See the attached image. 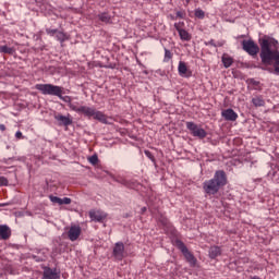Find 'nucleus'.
I'll return each instance as SVG.
<instances>
[{
    "label": "nucleus",
    "instance_id": "8",
    "mask_svg": "<svg viewBox=\"0 0 279 279\" xmlns=\"http://www.w3.org/2000/svg\"><path fill=\"white\" fill-rule=\"evenodd\" d=\"M112 254L116 260H121L122 258H125V244H123V242H117L113 246Z\"/></svg>",
    "mask_w": 279,
    "mask_h": 279
},
{
    "label": "nucleus",
    "instance_id": "6",
    "mask_svg": "<svg viewBox=\"0 0 279 279\" xmlns=\"http://www.w3.org/2000/svg\"><path fill=\"white\" fill-rule=\"evenodd\" d=\"M186 128L190 131V134L195 138L204 140L206 136H208L206 130H204L202 125L195 124V122H186Z\"/></svg>",
    "mask_w": 279,
    "mask_h": 279
},
{
    "label": "nucleus",
    "instance_id": "5",
    "mask_svg": "<svg viewBox=\"0 0 279 279\" xmlns=\"http://www.w3.org/2000/svg\"><path fill=\"white\" fill-rule=\"evenodd\" d=\"M175 246L183 254V256H184L186 263H189L190 267L197 266V258L195 257V255H193V253H191V251H189V247H186V244H184V242H182L181 240H177Z\"/></svg>",
    "mask_w": 279,
    "mask_h": 279
},
{
    "label": "nucleus",
    "instance_id": "10",
    "mask_svg": "<svg viewBox=\"0 0 279 279\" xmlns=\"http://www.w3.org/2000/svg\"><path fill=\"white\" fill-rule=\"evenodd\" d=\"M43 279H60V271L58 268L45 267Z\"/></svg>",
    "mask_w": 279,
    "mask_h": 279
},
{
    "label": "nucleus",
    "instance_id": "19",
    "mask_svg": "<svg viewBox=\"0 0 279 279\" xmlns=\"http://www.w3.org/2000/svg\"><path fill=\"white\" fill-rule=\"evenodd\" d=\"M252 104L256 106V108H260L265 106V100L260 97H255L252 99Z\"/></svg>",
    "mask_w": 279,
    "mask_h": 279
},
{
    "label": "nucleus",
    "instance_id": "11",
    "mask_svg": "<svg viewBox=\"0 0 279 279\" xmlns=\"http://www.w3.org/2000/svg\"><path fill=\"white\" fill-rule=\"evenodd\" d=\"M82 234V227L80 226H72L68 231V238L70 241H77Z\"/></svg>",
    "mask_w": 279,
    "mask_h": 279
},
{
    "label": "nucleus",
    "instance_id": "14",
    "mask_svg": "<svg viewBox=\"0 0 279 279\" xmlns=\"http://www.w3.org/2000/svg\"><path fill=\"white\" fill-rule=\"evenodd\" d=\"M221 117H223L226 121H236V119H239V114L235 113L232 109L223 110L221 112Z\"/></svg>",
    "mask_w": 279,
    "mask_h": 279
},
{
    "label": "nucleus",
    "instance_id": "37",
    "mask_svg": "<svg viewBox=\"0 0 279 279\" xmlns=\"http://www.w3.org/2000/svg\"><path fill=\"white\" fill-rule=\"evenodd\" d=\"M146 211H147V207H143L142 213H146Z\"/></svg>",
    "mask_w": 279,
    "mask_h": 279
},
{
    "label": "nucleus",
    "instance_id": "35",
    "mask_svg": "<svg viewBox=\"0 0 279 279\" xmlns=\"http://www.w3.org/2000/svg\"><path fill=\"white\" fill-rule=\"evenodd\" d=\"M209 45H211L213 47H217V45L215 44V40L213 39L209 41Z\"/></svg>",
    "mask_w": 279,
    "mask_h": 279
},
{
    "label": "nucleus",
    "instance_id": "22",
    "mask_svg": "<svg viewBox=\"0 0 279 279\" xmlns=\"http://www.w3.org/2000/svg\"><path fill=\"white\" fill-rule=\"evenodd\" d=\"M0 53H8L12 56L14 53V48H10L8 46H0Z\"/></svg>",
    "mask_w": 279,
    "mask_h": 279
},
{
    "label": "nucleus",
    "instance_id": "12",
    "mask_svg": "<svg viewBox=\"0 0 279 279\" xmlns=\"http://www.w3.org/2000/svg\"><path fill=\"white\" fill-rule=\"evenodd\" d=\"M54 120L58 121L59 125H64L68 128V125L73 124V120L71 119V116H62L61 113H54Z\"/></svg>",
    "mask_w": 279,
    "mask_h": 279
},
{
    "label": "nucleus",
    "instance_id": "24",
    "mask_svg": "<svg viewBox=\"0 0 279 279\" xmlns=\"http://www.w3.org/2000/svg\"><path fill=\"white\" fill-rule=\"evenodd\" d=\"M171 58H173V53L171 52V50L165 48L163 62H169V60H171Z\"/></svg>",
    "mask_w": 279,
    "mask_h": 279
},
{
    "label": "nucleus",
    "instance_id": "26",
    "mask_svg": "<svg viewBox=\"0 0 279 279\" xmlns=\"http://www.w3.org/2000/svg\"><path fill=\"white\" fill-rule=\"evenodd\" d=\"M174 28L177 29V32H182L184 29V22H178L174 23Z\"/></svg>",
    "mask_w": 279,
    "mask_h": 279
},
{
    "label": "nucleus",
    "instance_id": "9",
    "mask_svg": "<svg viewBox=\"0 0 279 279\" xmlns=\"http://www.w3.org/2000/svg\"><path fill=\"white\" fill-rule=\"evenodd\" d=\"M108 217V214H106L102 210H90L89 211V218L92 221H96L98 223H104L106 221V218Z\"/></svg>",
    "mask_w": 279,
    "mask_h": 279
},
{
    "label": "nucleus",
    "instance_id": "27",
    "mask_svg": "<svg viewBox=\"0 0 279 279\" xmlns=\"http://www.w3.org/2000/svg\"><path fill=\"white\" fill-rule=\"evenodd\" d=\"M88 162H90V165H97V162H99V157H97V155H93L88 158Z\"/></svg>",
    "mask_w": 279,
    "mask_h": 279
},
{
    "label": "nucleus",
    "instance_id": "21",
    "mask_svg": "<svg viewBox=\"0 0 279 279\" xmlns=\"http://www.w3.org/2000/svg\"><path fill=\"white\" fill-rule=\"evenodd\" d=\"M56 38L59 43H64L66 40V34H64V32L62 31H57V35Z\"/></svg>",
    "mask_w": 279,
    "mask_h": 279
},
{
    "label": "nucleus",
    "instance_id": "17",
    "mask_svg": "<svg viewBox=\"0 0 279 279\" xmlns=\"http://www.w3.org/2000/svg\"><path fill=\"white\" fill-rule=\"evenodd\" d=\"M208 255L211 260H215V258L221 256V247L217 245L209 247Z\"/></svg>",
    "mask_w": 279,
    "mask_h": 279
},
{
    "label": "nucleus",
    "instance_id": "1",
    "mask_svg": "<svg viewBox=\"0 0 279 279\" xmlns=\"http://www.w3.org/2000/svg\"><path fill=\"white\" fill-rule=\"evenodd\" d=\"M260 52L259 57L265 66L274 68L266 69L269 73L279 75V43L276 38L265 35L258 39Z\"/></svg>",
    "mask_w": 279,
    "mask_h": 279
},
{
    "label": "nucleus",
    "instance_id": "16",
    "mask_svg": "<svg viewBox=\"0 0 279 279\" xmlns=\"http://www.w3.org/2000/svg\"><path fill=\"white\" fill-rule=\"evenodd\" d=\"M98 21L105 23L106 25H110L112 23V15L108 12H102L97 15Z\"/></svg>",
    "mask_w": 279,
    "mask_h": 279
},
{
    "label": "nucleus",
    "instance_id": "33",
    "mask_svg": "<svg viewBox=\"0 0 279 279\" xmlns=\"http://www.w3.org/2000/svg\"><path fill=\"white\" fill-rule=\"evenodd\" d=\"M15 137L19 138V140L23 138V132L17 131V132L15 133Z\"/></svg>",
    "mask_w": 279,
    "mask_h": 279
},
{
    "label": "nucleus",
    "instance_id": "3",
    "mask_svg": "<svg viewBox=\"0 0 279 279\" xmlns=\"http://www.w3.org/2000/svg\"><path fill=\"white\" fill-rule=\"evenodd\" d=\"M226 184H228V175H226V171L217 170L213 179L204 181L203 190L206 195H217Z\"/></svg>",
    "mask_w": 279,
    "mask_h": 279
},
{
    "label": "nucleus",
    "instance_id": "23",
    "mask_svg": "<svg viewBox=\"0 0 279 279\" xmlns=\"http://www.w3.org/2000/svg\"><path fill=\"white\" fill-rule=\"evenodd\" d=\"M194 15L196 16V19L204 20L206 16V12H204V10H202V9H196L194 11Z\"/></svg>",
    "mask_w": 279,
    "mask_h": 279
},
{
    "label": "nucleus",
    "instance_id": "4",
    "mask_svg": "<svg viewBox=\"0 0 279 279\" xmlns=\"http://www.w3.org/2000/svg\"><path fill=\"white\" fill-rule=\"evenodd\" d=\"M73 108L74 112H77L78 114H84V117H93L96 121H100V123H108V117L104 114L101 111H97V109L93 107H86V106H81V108H77L73 105H71Z\"/></svg>",
    "mask_w": 279,
    "mask_h": 279
},
{
    "label": "nucleus",
    "instance_id": "38",
    "mask_svg": "<svg viewBox=\"0 0 279 279\" xmlns=\"http://www.w3.org/2000/svg\"><path fill=\"white\" fill-rule=\"evenodd\" d=\"M239 38H245V35H240Z\"/></svg>",
    "mask_w": 279,
    "mask_h": 279
},
{
    "label": "nucleus",
    "instance_id": "36",
    "mask_svg": "<svg viewBox=\"0 0 279 279\" xmlns=\"http://www.w3.org/2000/svg\"><path fill=\"white\" fill-rule=\"evenodd\" d=\"M146 156H148L149 158H151V153L149 151H145Z\"/></svg>",
    "mask_w": 279,
    "mask_h": 279
},
{
    "label": "nucleus",
    "instance_id": "2",
    "mask_svg": "<svg viewBox=\"0 0 279 279\" xmlns=\"http://www.w3.org/2000/svg\"><path fill=\"white\" fill-rule=\"evenodd\" d=\"M35 88L36 90L41 92V95H52L53 97H58L62 101H65V104H68L69 108L72 109L73 112H75V109H73L72 106H74V108H82V106H80V102L71 101L70 96H62L64 95V87L62 86L53 84H36Z\"/></svg>",
    "mask_w": 279,
    "mask_h": 279
},
{
    "label": "nucleus",
    "instance_id": "39",
    "mask_svg": "<svg viewBox=\"0 0 279 279\" xmlns=\"http://www.w3.org/2000/svg\"><path fill=\"white\" fill-rule=\"evenodd\" d=\"M186 1V3H191V0H185Z\"/></svg>",
    "mask_w": 279,
    "mask_h": 279
},
{
    "label": "nucleus",
    "instance_id": "13",
    "mask_svg": "<svg viewBox=\"0 0 279 279\" xmlns=\"http://www.w3.org/2000/svg\"><path fill=\"white\" fill-rule=\"evenodd\" d=\"M12 236V230L5 225H0V240L8 241Z\"/></svg>",
    "mask_w": 279,
    "mask_h": 279
},
{
    "label": "nucleus",
    "instance_id": "18",
    "mask_svg": "<svg viewBox=\"0 0 279 279\" xmlns=\"http://www.w3.org/2000/svg\"><path fill=\"white\" fill-rule=\"evenodd\" d=\"M234 60L230 56H222V63L226 69H230L232 66Z\"/></svg>",
    "mask_w": 279,
    "mask_h": 279
},
{
    "label": "nucleus",
    "instance_id": "29",
    "mask_svg": "<svg viewBox=\"0 0 279 279\" xmlns=\"http://www.w3.org/2000/svg\"><path fill=\"white\" fill-rule=\"evenodd\" d=\"M0 186H8V179L5 177H0Z\"/></svg>",
    "mask_w": 279,
    "mask_h": 279
},
{
    "label": "nucleus",
    "instance_id": "31",
    "mask_svg": "<svg viewBox=\"0 0 279 279\" xmlns=\"http://www.w3.org/2000/svg\"><path fill=\"white\" fill-rule=\"evenodd\" d=\"M184 16H186V13H184L182 11L177 12V19H184Z\"/></svg>",
    "mask_w": 279,
    "mask_h": 279
},
{
    "label": "nucleus",
    "instance_id": "7",
    "mask_svg": "<svg viewBox=\"0 0 279 279\" xmlns=\"http://www.w3.org/2000/svg\"><path fill=\"white\" fill-rule=\"evenodd\" d=\"M242 49H243V51H245L246 53H248V56H252L253 58L258 56V53L260 51V47H258V44H256V41L254 39L243 40Z\"/></svg>",
    "mask_w": 279,
    "mask_h": 279
},
{
    "label": "nucleus",
    "instance_id": "20",
    "mask_svg": "<svg viewBox=\"0 0 279 279\" xmlns=\"http://www.w3.org/2000/svg\"><path fill=\"white\" fill-rule=\"evenodd\" d=\"M179 36H180L181 40H185V41L191 40V34H189L186 32V29L180 31Z\"/></svg>",
    "mask_w": 279,
    "mask_h": 279
},
{
    "label": "nucleus",
    "instance_id": "15",
    "mask_svg": "<svg viewBox=\"0 0 279 279\" xmlns=\"http://www.w3.org/2000/svg\"><path fill=\"white\" fill-rule=\"evenodd\" d=\"M178 71L181 77H191V72L189 71V66H186L185 62L183 61L179 62Z\"/></svg>",
    "mask_w": 279,
    "mask_h": 279
},
{
    "label": "nucleus",
    "instance_id": "28",
    "mask_svg": "<svg viewBox=\"0 0 279 279\" xmlns=\"http://www.w3.org/2000/svg\"><path fill=\"white\" fill-rule=\"evenodd\" d=\"M46 34L48 36H56L58 34V29H56V28H46Z\"/></svg>",
    "mask_w": 279,
    "mask_h": 279
},
{
    "label": "nucleus",
    "instance_id": "34",
    "mask_svg": "<svg viewBox=\"0 0 279 279\" xmlns=\"http://www.w3.org/2000/svg\"><path fill=\"white\" fill-rule=\"evenodd\" d=\"M0 131L5 132V124H0Z\"/></svg>",
    "mask_w": 279,
    "mask_h": 279
},
{
    "label": "nucleus",
    "instance_id": "30",
    "mask_svg": "<svg viewBox=\"0 0 279 279\" xmlns=\"http://www.w3.org/2000/svg\"><path fill=\"white\" fill-rule=\"evenodd\" d=\"M69 205V204H71V198H69V197H64V198H61V206L62 205Z\"/></svg>",
    "mask_w": 279,
    "mask_h": 279
},
{
    "label": "nucleus",
    "instance_id": "25",
    "mask_svg": "<svg viewBox=\"0 0 279 279\" xmlns=\"http://www.w3.org/2000/svg\"><path fill=\"white\" fill-rule=\"evenodd\" d=\"M49 199H50V202H52V204H59V206H62V198H60L58 196L50 195Z\"/></svg>",
    "mask_w": 279,
    "mask_h": 279
},
{
    "label": "nucleus",
    "instance_id": "32",
    "mask_svg": "<svg viewBox=\"0 0 279 279\" xmlns=\"http://www.w3.org/2000/svg\"><path fill=\"white\" fill-rule=\"evenodd\" d=\"M160 221L162 226H169V220L167 218H161Z\"/></svg>",
    "mask_w": 279,
    "mask_h": 279
}]
</instances>
